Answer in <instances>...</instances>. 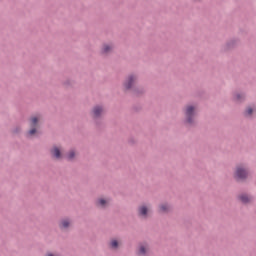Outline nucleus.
<instances>
[{
  "label": "nucleus",
  "instance_id": "1",
  "mask_svg": "<svg viewBox=\"0 0 256 256\" xmlns=\"http://www.w3.org/2000/svg\"><path fill=\"white\" fill-rule=\"evenodd\" d=\"M41 120L40 116H33L30 119V131L28 132V135L33 136L35 135V133H37V125L39 123V121Z\"/></svg>",
  "mask_w": 256,
  "mask_h": 256
},
{
  "label": "nucleus",
  "instance_id": "2",
  "mask_svg": "<svg viewBox=\"0 0 256 256\" xmlns=\"http://www.w3.org/2000/svg\"><path fill=\"white\" fill-rule=\"evenodd\" d=\"M247 175H249V172H247V169H245L243 166H238L235 172V177L237 179H246Z\"/></svg>",
  "mask_w": 256,
  "mask_h": 256
},
{
  "label": "nucleus",
  "instance_id": "3",
  "mask_svg": "<svg viewBox=\"0 0 256 256\" xmlns=\"http://www.w3.org/2000/svg\"><path fill=\"white\" fill-rule=\"evenodd\" d=\"M195 115V106H188L186 108L187 123H193V116Z\"/></svg>",
  "mask_w": 256,
  "mask_h": 256
},
{
  "label": "nucleus",
  "instance_id": "4",
  "mask_svg": "<svg viewBox=\"0 0 256 256\" xmlns=\"http://www.w3.org/2000/svg\"><path fill=\"white\" fill-rule=\"evenodd\" d=\"M135 79H136L135 76H129L127 81L124 84L125 87L127 89H131V87L133 86V83H135Z\"/></svg>",
  "mask_w": 256,
  "mask_h": 256
},
{
  "label": "nucleus",
  "instance_id": "5",
  "mask_svg": "<svg viewBox=\"0 0 256 256\" xmlns=\"http://www.w3.org/2000/svg\"><path fill=\"white\" fill-rule=\"evenodd\" d=\"M51 153H52L53 157H55L56 159H61V150H59V148L54 147L51 150Z\"/></svg>",
  "mask_w": 256,
  "mask_h": 256
},
{
  "label": "nucleus",
  "instance_id": "6",
  "mask_svg": "<svg viewBox=\"0 0 256 256\" xmlns=\"http://www.w3.org/2000/svg\"><path fill=\"white\" fill-rule=\"evenodd\" d=\"M94 117H99L103 113V108L101 106L95 107L93 110Z\"/></svg>",
  "mask_w": 256,
  "mask_h": 256
},
{
  "label": "nucleus",
  "instance_id": "7",
  "mask_svg": "<svg viewBox=\"0 0 256 256\" xmlns=\"http://www.w3.org/2000/svg\"><path fill=\"white\" fill-rule=\"evenodd\" d=\"M240 201H242V203H249L251 201V197L247 194H243L240 196Z\"/></svg>",
  "mask_w": 256,
  "mask_h": 256
},
{
  "label": "nucleus",
  "instance_id": "8",
  "mask_svg": "<svg viewBox=\"0 0 256 256\" xmlns=\"http://www.w3.org/2000/svg\"><path fill=\"white\" fill-rule=\"evenodd\" d=\"M147 253V245H142L139 248L138 255H145Z\"/></svg>",
  "mask_w": 256,
  "mask_h": 256
},
{
  "label": "nucleus",
  "instance_id": "9",
  "mask_svg": "<svg viewBox=\"0 0 256 256\" xmlns=\"http://www.w3.org/2000/svg\"><path fill=\"white\" fill-rule=\"evenodd\" d=\"M147 211H148V209L145 206H142L139 208V214L142 215L143 217H145L147 215Z\"/></svg>",
  "mask_w": 256,
  "mask_h": 256
},
{
  "label": "nucleus",
  "instance_id": "10",
  "mask_svg": "<svg viewBox=\"0 0 256 256\" xmlns=\"http://www.w3.org/2000/svg\"><path fill=\"white\" fill-rule=\"evenodd\" d=\"M108 203H109V200H105V199H103V198H101V199L98 200V205H99L100 207H105V205H107Z\"/></svg>",
  "mask_w": 256,
  "mask_h": 256
},
{
  "label": "nucleus",
  "instance_id": "11",
  "mask_svg": "<svg viewBox=\"0 0 256 256\" xmlns=\"http://www.w3.org/2000/svg\"><path fill=\"white\" fill-rule=\"evenodd\" d=\"M160 211H161V213H165V212L169 211V205H167V204H162V205L160 206Z\"/></svg>",
  "mask_w": 256,
  "mask_h": 256
},
{
  "label": "nucleus",
  "instance_id": "12",
  "mask_svg": "<svg viewBox=\"0 0 256 256\" xmlns=\"http://www.w3.org/2000/svg\"><path fill=\"white\" fill-rule=\"evenodd\" d=\"M70 222L69 220H63L60 224V227H62L63 229H67V227H69Z\"/></svg>",
  "mask_w": 256,
  "mask_h": 256
},
{
  "label": "nucleus",
  "instance_id": "13",
  "mask_svg": "<svg viewBox=\"0 0 256 256\" xmlns=\"http://www.w3.org/2000/svg\"><path fill=\"white\" fill-rule=\"evenodd\" d=\"M111 49H113L112 46L104 45L102 51H103V53H109V51H111Z\"/></svg>",
  "mask_w": 256,
  "mask_h": 256
},
{
  "label": "nucleus",
  "instance_id": "14",
  "mask_svg": "<svg viewBox=\"0 0 256 256\" xmlns=\"http://www.w3.org/2000/svg\"><path fill=\"white\" fill-rule=\"evenodd\" d=\"M110 247H112V249H117V247H119V242H117V240H112Z\"/></svg>",
  "mask_w": 256,
  "mask_h": 256
},
{
  "label": "nucleus",
  "instance_id": "15",
  "mask_svg": "<svg viewBox=\"0 0 256 256\" xmlns=\"http://www.w3.org/2000/svg\"><path fill=\"white\" fill-rule=\"evenodd\" d=\"M68 159L71 161L72 159H75V151H70L68 154Z\"/></svg>",
  "mask_w": 256,
  "mask_h": 256
},
{
  "label": "nucleus",
  "instance_id": "16",
  "mask_svg": "<svg viewBox=\"0 0 256 256\" xmlns=\"http://www.w3.org/2000/svg\"><path fill=\"white\" fill-rule=\"evenodd\" d=\"M253 114V108H251V107H249V108H247V110H246V115H252Z\"/></svg>",
  "mask_w": 256,
  "mask_h": 256
},
{
  "label": "nucleus",
  "instance_id": "17",
  "mask_svg": "<svg viewBox=\"0 0 256 256\" xmlns=\"http://www.w3.org/2000/svg\"><path fill=\"white\" fill-rule=\"evenodd\" d=\"M241 97H242V95H240V94H237L236 95V99L239 101V99H241Z\"/></svg>",
  "mask_w": 256,
  "mask_h": 256
}]
</instances>
